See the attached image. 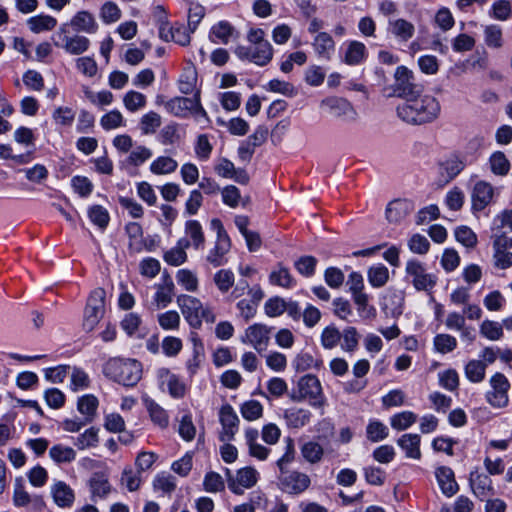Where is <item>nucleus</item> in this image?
Returning a JSON list of instances; mask_svg holds the SVG:
<instances>
[{
  "instance_id": "9",
  "label": "nucleus",
  "mask_w": 512,
  "mask_h": 512,
  "mask_svg": "<svg viewBox=\"0 0 512 512\" xmlns=\"http://www.w3.org/2000/svg\"><path fill=\"white\" fill-rule=\"evenodd\" d=\"M67 24H63L57 31L54 38V45L63 49L70 55H81L90 47V40L79 34L69 36L67 34Z\"/></svg>"
},
{
  "instance_id": "27",
  "label": "nucleus",
  "mask_w": 512,
  "mask_h": 512,
  "mask_svg": "<svg viewBox=\"0 0 512 512\" xmlns=\"http://www.w3.org/2000/svg\"><path fill=\"white\" fill-rule=\"evenodd\" d=\"M313 49L322 60L329 61L335 51V42L327 32H319L313 39Z\"/></svg>"
},
{
  "instance_id": "29",
  "label": "nucleus",
  "mask_w": 512,
  "mask_h": 512,
  "mask_svg": "<svg viewBox=\"0 0 512 512\" xmlns=\"http://www.w3.org/2000/svg\"><path fill=\"white\" fill-rule=\"evenodd\" d=\"M70 26L77 32L93 34L98 29V24L92 13L86 10L77 12L70 20Z\"/></svg>"
},
{
  "instance_id": "4",
  "label": "nucleus",
  "mask_w": 512,
  "mask_h": 512,
  "mask_svg": "<svg viewBox=\"0 0 512 512\" xmlns=\"http://www.w3.org/2000/svg\"><path fill=\"white\" fill-rule=\"evenodd\" d=\"M177 305L188 324L193 328H200L202 321L214 323L216 315L209 305H204L200 299L181 294L177 297Z\"/></svg>"
},
{
  "instance_id": "48",
  "label": "nucleus",
  "mask_w": 512,
  "mask_h": 512,
  "mask_svg": "<svg viewBox=\"0 0 512 512\" xmlns=\"http://www.w3.org/2000/svg\"><path fill=\"white\" fill-rule=\"evenodd\" d=\"M100 126L103 130L110 131L121 127H125L126 120L124 119L123 114L119 110L113 109L105 113L100 118Z\"/></svg>"
},
{
  "instance_id": "15",
  "label": "nucleus",
  "mask_w": 512,
  "mask_h": 512,
  "mask_svg": "<svg viewBox=\"0 0 512 512\" xmlns=\"http://www.w3.org/2000/svg\"><path fill=\"white\" fill-rule=\"evenodd\" d=\"M157 377L162 390H166L171 397L180 399L185 396L187 386L178 375L167 368H160Z\"/></svg>"
},
{
  "instance_id": "23",
  "label": "nucleus",
  "mask_w": 512,
  "mask_h": 512,
  "mask_svg": "<svg viewBox=\"0 0 512 512\" xmlns=\"http://www.w3.org/2000/svg\"><path fill=\"white\" fill-rule=\"evenodd\" d=\"M238 37L239 33L235 27L225 20L213 25L209 33V39L214 44H228L230 40Z\"/></svg>"
},
{
  "instance_id": "32",
  "label": "nucleus",
  "mask_w": 512,
  "mask_h": 512,
  "mask_svg": "<svg viewBox=\"0 0 512 512\" xmlns=\"http://www.w3.org/2000/svg\"><path fill=\"white\" fill-rule=\"evenodd\" d=\"M398 446L404 451L407 458L419 460L421 458V437L418 434H403L397 440Z\"/></svg>"
},
{
  "instance_id": "6",
  "label": "nucleus",
  "mask_w": 512,
  "mask_h": 512,
  "mask_svg": "<svg viewBox=\"0 0 512 512\" xmlns=\"http://www.w3.org/2000/svg\"><path fill=\"white\" fill-rule=\"evenodd\" d=\"M490 389L485 394L487 403L496 409H502L509 404V390L511 384L508 378L500 372H496L489 379Z\"/></svg>"
},
{
  "instance_id": "11",
  "label": "nucleus",
  "mask_w": 512,
  "mask_h": 512,
  "mask_svg": "<svg viewBox=\"0 0 512 512\" xmlns=\"http://www.w3.org/2000/svg\"><path fill=\"white\" fill-rule=\"evenodd\" d=\"M271 331V327L262 323H255L245 329L241 342L252 346L258 353H261L269 345Z\"/></svg>"
},
{
  "instance_id": "8",
  "label": "nucleus",
  "mask_w": 512,
  "mask_h": 512,
  "mask_svg": "<svg viewBox=\"0 0 512 512\" xmlns=\"http://www.w3.org/2000/svg\"><path fill=\"white\" fill-rule=\"evenodd\" d=\"M406 277L417 291H429L437 283V277L428 273L424 264L416 259L406 263Z\"/></svg>"
},
{
  "instance_id": "35",
  "label": "nucleus",
  "mask_w": 512,
  "mask_h": 512,
  "mask_svg": "<svg viewBox=\"0 0 512 512\" xmlns=\"http://www.w3.org/2000/svg\"><path fill=\"white\" fill-rule=\"evenodd\" d=\"M198 80L196 68L188 64L183 68V71L178 80V88L182 94H191L195 91Z\"/></svg>"
},
{
  "instance_id": "60",
  "label": "nucleus",
  "mask_w": 512,
  "mask_h": 512,
  "mask_svg": "<svg viewBox=\"0 0 512 512\" xmlns=\"http://www.w3.org/2000/svg\"><path fill=\"white\" fill-rule=\"evenodd\" d=\"M417 420V415L412 411H403L393 415L390 419L391 427L402 431L408 429Z\"/></svg>"
},
{
  "instance_id": "13",
  "label": "nucleus",
  "mask_w": 512,
  "mask_h": 512,
  "mask_svg": "<svg viewBox=\"0 0 512 512\" xmlns=\"http://www.w3.org/2000/svg\"><path fill=\"white\" fill-rule=\"evenodd\" d=\"M394 78V93L397 96L408 99L419 92L418 86L414 83L413 72L407 67H397Z\"/></svg>"
},
{
  "instance_id": "25",
  "label": "nucleus",
  "mask_w": 512,
  "mask_h": 512,
  "mask_svg": "<svg viewBox=\"0 0 512 512\" xmlns=\"http://www.w3.org/2000/svg\"><path fill=\"white\" fill-rule=\"evenodd\" d=\"M195 95L192 98L174 97L164 103V108L170 114L179 118H188L193 109Z\"/></svg>"
},
{
  "instance_id": "14",
  "label": "nucleus",
  "mask_w": 512,
  "mask_h": 512,
  "mask_svg": "<svg viewBox=\"0 0 512 512\" xmlns=\"http://www.w3.org/2000/svg\"><path fill=\"white\" fill-rule=\"evenodd\" d=\"M219 421L222 426L219 440L222 442L232 441L238 431L240 420L231 405L225 404L220 408Z\"/></svg>"
},
{
  "instance_id": "31",
  "label": "nucleus",
  "mask_w": 512,
  "mask_h": 512,
  "mask_svg": "<svg viewBox=\"0 0 512 512\" xmlns=\"http://www.w3.org/2000/svg\"><path fill=\"white\" fill-rule=\"evenodd\" d=\"M55 503L61 508H70L75 501L73 489L63 481H58L51 487Z\"/></svg>"
},
{
  "instance_id": "39",
  "label": "nucleus",
  "mask_w": 512,
  "mask_h": 512,
  "mask_svg": "<svg viewBox=\"0 0 512 512\" xmlns=\"http://www.w3.org/2000/svg\"><path fill=\"white\" fill-rule=\"evenodd\" d=\"M89 487L93 497L105 498L111 492V485L103 473H94L89 480Z\"/></svg>"
},
{
  "instance_id": "62",
  "label": "nucleus",
  "mask_w": 512,
  "mask_h": 512,
  "mask_svg": "<svg viewBox=\"0 0 512 512\" xmlns=\"http://www.w3.org/2000/svg\"><path fill=\"white\" fill-rule=\"evenodd\" d=\"M434 348L441 354L452 352L457 347V340L449 334H437L433 340Z\"/></svg>"
},
{
  "instance_id": "51",
  "label": "nucleus",
  "mask_w": 512,
  "mask_h": 512,
  "mask_svg": "<svg viewBox=\"0 0 512 512\" xmlns=\"http://www.w3.org/2000/svg\"><path fill=\"white\" fill-rule=\"evenodd\" d=\"M98 399L91 394L79 398L77 403L78 411L85 416L86 422H91L96 414Z\"/></svg>"
},
{
  "instance_id": "63",
  "label": "nucleus",
  "mask_w": 512,
  "mask_h": 512,
  "mask_svg": "<svg viewBox=\"0 0 512 512\" xmlns=\"http://www.w3.org/2000/svg\"><path fill=\"white\" fill-rule=\"evenodd\" d=\"M366 434L371 442H379L388 436V428L378 420H371L367 425Z\"/></svg>"
},
{
  "instance_id": "28",
  "label": "nucleus",
  "mask_w": 512,
  "mask_h": 512,
  "mask_svg": "<svg viewBox=\"0 0 512 512\" xmlns=\"http://www.w3.org/2000/svg\"><path fill=\"white\" fill-rule=\"evenodd\" d=\"M190 247V241L186 238H181L177 241L176 245L171 249L167 250L164 255V261L171 266H180L184 264L188 255L186 249Z\"/></svg>"
},
{
  "instance_id": "44",
  "label": "nucleus",
  "mask_w": 512,
  "mask_h": 512,
  "mask_svg": "<svg viewBox=\"0 0 512 512\" xmlns=\"http://www.w3.org/2000/svg\"><path fill=\"white\" fill-rule=\"evenodd\" d=\"M177 283L187 292H196L199 287L197 274L187 268L179 269L176 272Z\"/></svg>"
},
{
  "instance_id": "24",
  "label": "nucleus",
  "mask_w": 512,
  "mask_h": 512,
  "mask_svg": "<svg viewBox=\"0 0 512 512\" xmlns=\"http://www.w3.org/2000/svg\"><path fill=\"white\" fill-rule=\"evenodd\" d=\"M175 285L169 275L163 277L161 283L156 285V292L153 296V303L157 309L167 307L173 300Z\"/></svg>"
},
{
  "instance_id": "33",
  "label": "nucleus",
  "mask_w": 512,
  "mask_h": 512,
  "mask_svg": "<svg viewBox=\"0 0 512 512\" xmlns=\"http://www.w3.org/2000/svg\"><path fill=\"white\" fill-rule=\"evenodd\" d=\"M284 419L289 428L299 429L310 422L311 413L304 408L292 407L284 411Z\"/></svg>"
},
{
  "instance_id": "22",
  "label": "nucleus",
  "mask_w": 512,
  "mask_h": 512,
  "mask_svg": "<svg viewBox=\"0 0 512 512\" xmlns=\"http://www.w3.org/2000/svg\"><path fill=\"white\" fill-rule=\"evenodd\" d=\"M244 438L248 447V454L251 457L259 461H265L269 457L271 449L259 443V432L257 429L252 427L245 429Z\"/></svg>"
},
{
  "instance_id": "21",
  "label": "nucleus",
  "mask_w": 512,
  "mask_h": 512,
  "mask_svg": "<svg viewBox=\"0 0 512 512\" xmlns=\"http://www.w3.org/2000/svg\"><path fill=\"white\" fill-rule=\"evenodd\" d=\"M231 249L230 237H216L214 246L208 251L206 261L213 267H220L227 263V254Z\"/></svg>"
},
{
  "instance_id": "52",
  "label": "nucleus",
  "mask_w": 512,
  "mask_h": 512,
  "mask_svg": "<svg viewBox=\"0 0 512 512\" xmlns=\"http://www.w3.org/2000/svg\"><path fill=\"white\" fill-rule=\"evenodd\" d=\"M285 448L283 455L276 461V466L279 473L284 470L290 469V464L295 460L296 450L295 443L291 437H286L284 440Z\"/></svg>"
},
{
  "instance_id": "45",
  "label": "nucleus",
  "mask_w": 512,
  "mask_h": 512,
  "mask_svg": "<svg viewBox=\"0 0 512 512\" xmlns=\"http://www.w3.org/2000/svg\"><path fill=\"white\" fill-rule=\"evenodd\" d=\"M367 278L372 287L381 288L389 280V270L383 264L371 266L367 271Z\"/></svg>"
},
{
  "instance_id": "49",
  "label": "nucleus",
  "mask_w": 512,
  "mask_h": 512,
  "mask_svg": "<svg viewBox=\"0 0 512 512\" xmlns=\"http://www.w3.org/2000/svg\"><path fill=\"white\" fill-rule=\"evenodd\" d=\"M157 322L165 331H177L181 325V317L176 310H168L157 315Z\"/></svg>"
},
{
  "instance_id": "58",
  "label": "nucleus",
  "mask_w": 512,
  "mask_h": 512,
  "mask_svg": "<svg viewBox=\"0 0 512 512\" xmlns=\"http://www.w3.org/2000/svg\"><path fill=\"white\" fill-rule=\"evenodd\" d=\"M480 334L491 341L500 340L504 335L502 324L486 319L480 325Z\"/></svg>"
},
{
  "instance_id": "36",
  "label": "nucleus",
  "mask_w": 512,
  "mask_h": 512,
  "mask_svg": "<svg viewBox=\"0 0 512 512\" xmlns=\"http://www.w3.org/2000/svg\"><path fill=\"white\" fill-rule=\"evenodd\" d=\"M185 234L188 237L187 239L190 241V246L192 245L194 249L199 250L204 248L205 235L199 221L188 220L185 223Z\"/></svg>"
},
{
  "instance_id": "30",
  "label": "nucleus",
  "mask_w": 512,
  "mask_h": 512,
  "mask_svg": "<svg viewBox=\"0 0 512 512\" xmlns=\"http://www.w3.org/2000/svg\"><path fill=\"white\" fill-rule=\"evenodd\" d=\"M435 475L443 494L451 497L458 491V485L455 481L454 472L451 468L441 466L436 469Z\"/></svg>"
},
{
  "instance_id": "53",
  "label": "nucleus",
  "mask_w": 512,
  "mask_h": 512,
  "mask_svg": "<svg viewBox=\"0 0 512 512\" xmlns=\"http://www.w3.org/2000/svg\"><path fill=\"white\" fill-rule=\"evenodd\" d=\"M213 282L222 293H227L235 283L234 273L230 269H220L213 276Z\"/></svg>"
},
{
  "instance_id": "18",
  "label": "nucleus",
  "mask_w": 512,
  "mask_h": 512,
  "mask_svg": "<svg viewBox=\"0 0 512 512\" xmlns=\"http://www.w3.org/2000/svg\"><path fill=\"white\" fill-rule=\"evenodd\" d=\"M415 209L414 203L407 199H395L386 207V219L390 223L402 222Z\"/></svg>"
},
{
  "instance_id": "2",
  "label": "nucleus",
  "mask_w": 512,
  "mask_h": 512,
  "mask_svg": "<svg viewBox=\"0 0 512 512\" xmlns=\"http://www.w3.org/2000/svg\"><path fill=\"white\" fill-rule=\"evenodd\" d=\"M266 33L261 28H250L247 33L248 46L239 45L235 48V55L241 60L250 61L258 66H265L273 58V47L265 38Z\"/></svg>"
},
{
  "instance_id": "59",
  "label": "nucleus",
  "mask_w": 512,
  "mask_h": 512,
  "mask_svg": "<svg viewBox=\"0 0 512 512\" xmlns=\"http://www.w3.org/2000/svg\"><path fill=\"white\" fill-rule=\"evenodd\" d=\"M213 151V145L207 134H200L197 136L194 144V152L200 161H207Z\"/></svg>"
},
{
  "instance_id": "7",
  "label": "nucleus",
  "mask_w": 512,
  "mask_h": 512,
  "mask_svg": "<svg viewBox=\"0 0 512 512\" xmlns=\"http://www.w3.org/2000/svg\"><path fill=\"white\" fill-rule=\"evenodd\" d=\"M279 488L289 495H299L311 485L310 476L299 470L288 469L278 473Z\"/></svg>"
},
{
  "instance_id": "38",
  "label": "nucleus",
  "mask_w": 512,
  "mask_h": 512,
  "mask_svg": "<svg viewBox=\"0 0 512 512\" xmlns=\"http://www.w3.org/2000/svg\"><path fill=\"white\" fill-rule=\"evenodd\" d=\"M269 280L272 285L286 289L292 288L296 284V281L291 275L289 269L281 264H278L277 268L270 273Z\"/></svg>"
},
{
  "instance_id": "1",
  "label": "nucleus",
  "mask_w": 512,
  "mask_h": 512,
  "mask_svg": "<svg viewBox=\"0 0 512 512\" xmlns=\"http://www.w3.org/2000/svg\"><path fill=\"white\" fill-rule=\"evenodd\" d=\"M441 111L439 101L431 95L412 96L397 107V115L409 124L430 123Z\"/></svg>"
},
{
  "instance_id": "5",
  "label": "nucleus",
  "mask_w": 512,
  "mask_h": 512,
  "mask_svg": "<svg viewBox=\"0 0 512 512\" xmlns=\"http://www.w3.org/2000/svg\"><path fill=\"white\" fill-rule=\"evenodd\" d=\"M294 402H308L313 407H323L326 403L320 380L312 374H306L299 378L296 386L290 393Z\"/></svg>"
},
{
  "instance_id": "20",
  "label": "nucleus",
  "mask_w": 512,
  "mask_h": 512,
  "mask_svg": "<svg viewBox=\"0 0 512 512\" xmlns=\"http://www.w3.org/2000/svg\"><path fill=\"white\" fill-rule=\"evenodd\" d=\"M125 234L128 237V249L132 253H139L143 249L147 251H151L153 249V245H147L144 241L143 237V228L137 222H128L125 225Z\"/></svg>"
},
{
  "instance_id": "16",
  "label": "nucleus",
  "mask_w": 512,
  "mask_h": 512,
  "mask_svg": "<svg viewBox=\"0 0 512 512\" xmlns=\"http://www.w3.org/2000/svg\"><path fill=\"white\" fill-rule=\"evenodd\" d=\"M322 107H326L335 117L344 121L354 122L358 118V113L353 105L344 98L328 97L321 102Z\"/></svg>"
},
{
  "instance_id": "34",
  "label": "nucleus",
  "mask_w": 512,
  "mask_h": 512,
  "mask_svg": "<svg viewBox=\"0 0 512 512\" xmlns=\"http://www.w3.org/2000/svg\"><path fill=\"white\" fill-rule=\"evenodd\" d=\"M367 55L365 45L359 41H350L344 52L343 61L348 65H358L364 61Z\"/></svg>"
},
{
  "instance_id": "46",
  "label": "nucleus",
  "mask_w": 512,
  "mask_h": 512,
  "mask_svg": "<svg viewBox=\"0 0 512 512\" xmlns=\"http://www.w3.org/2000/svg\"><path fill=\"white\" fill-rule=\"evenodd\" d=\"M486 363L473 359L465 365V376L472 383H480L485 379Z\"/></svg>"
},
{
  "instance_id": "40",
  "label": "nucleus",
  "mask_w": 512,
  "mask_h": 512,
  "mask_svg": "<svg viewBox=\"0 0 512 512\" xmlns=\"http://www.w3.org/2000/svg\"><path fill=\"white\" fill-rule=\"evenodd\" d=\"M389 30L395 37L404 42L411 39L415 32L414 25L405 19L389 21Z\"/></svg>"
},
{
  "instance_id": "47",
  "label": "nucleus",
  "mask_w": 512,
  "mask_h": 512,
  "mask_svg": "<svg viewBox=\"0 0 512 512\" xmlns=\"http://www.w3.org/2000/svg\"><path fill=\"white\" fill-rule=\"evenodd\" d=\"M27 24L32 32L41 33L54 29L57 25V20L50 15L41 14L28 19Z\"/></svg>"
},
{
  "instance_id": "3",
  "label": "nucleus",
  "mask_w": 512,
  "mask_h": 512,
  "mask_svg": "<svg viewBox=\"0 0 512 512\" xmlns=\"http://www.w3.org/2000/svg\"><path fill=\"white\" fill-rule=\"evenodd\" d=\"M103 372L124 386H135L142 377V365L135 359L112 358L104 365Z\"/></svg>"
},
{
  "instance_id": "57",
  "label": "nucleus",
  "mask_w": 512,
  "mask_h": 512,
  "mask_svg": "<svg viewBox=\"0 0 512 512\" xmlns=\"http://www.w3.org/2000/svg\"><path fill=\"white\" fill-rule=\"evenodd\" d=\"M489 164L492 173L498 176H505L510 170V163L501 151H496L490 156Z\"/></svg>"
},
{
  "instance_id": "43",
  "label": "nucleus",
  "mask_w": 512,
  "mask_h": 512,
  "mask_svg": "<svg viewBox=\"0 0 512 512\" xmlns=\"http://www.w3.org/2000/svg\"><path fill=\"white\" fill-rule=\"evenodd\" d=\"M123 105L125 109L130 113H135L145 108L147 104V98L141 92L136 90H129L123 95Z\"/></svg>"
},
{
  "instance_id": "50",
  "label": "nucleus",
  "mask_w": 512,
  "mask_h": 512,
  "mask_svg": "<svg viewBox=\"0 0 512 512\" xmlns=\"http://www.w3.org/2000/svg\"><path fill=\"white\" fill-rule=\"evenodd\" d=\"M178 163L169 156H160L150 165V171L155 175L170 174L176 171Z\"/></svg>"
},
{
  "instance_id": "42",
  "label": "nucleus",
  "mask_w": 512,
  "mask_h": 512,
  "mask_svg": "<svg viewBox=\"0 0 512 512\" xmlns=\"http://www.w3.org/2000/svg\"><path fill=\"white\" fill-rule=\"evenodd\" d=\"M300 452L305 461L310 464L319 463L324 456V449L319 443L310 440L303 443Z\"/></svg>"
},
{
  "instance_id": "61",
  "label": "nucleus",
  "mask_w": 512,
  "mask_h": 512,
  "mask_svg": "<svg viewBox=\"0 0 512 512\" xmlns=\"http://www.w3.org/2000/svg\"><path fill=\"white\" fill-rule=\"evenodd\" d=\"M357 312L363 319H374L376 317V308L373 305L369 304V295L363 294L358 295L357 297L352 298Z\"/></svg>"
},
{
  "instance_id": "37",
  "label": "nucleus",
  "mask_w": 512,
  "mask_h": 512,
  "mask_svg": "<svg viewBox=\"0 0 512 512\" xmlns=\"http://www.w3.org/2000/svg\"><path fill=\"white\" fill-rule=\"evenodd\" d=\"M49 457L58 465L69 464L76 459V451L70 446L58 443L49 449Z\"/></svg>"
},
{
  "instance_id": "26",
  "label": "nucleus",
  "mask_w": 512,
  "mask_h": 512,
  "mask_svg": "<svg viewBox=\"0 0 512 512\" xmlns=\"http://www.w3.org/2000/svg\"><path fill=\"white\" fill-rule=\"evenodd\" d=\"M13 503L17 507H26L32 504L38 509H42L45 506V503L41 496H31L26 491L22 483V479H16L13 493Z\"/></svg>"
},
{
  "instance_id": "19",
  "label": "nucleus",
  "mask_w": 512,
  "mask_h": 512,
  "mask_svg": "<svg viewBox=\"0 0 512 512\" xmlns=\"http://www.w3.org/2000/svg\"><path fill=\"white\" fill-rule=\"evenodd\" d=\"M470 487L476 497L484 500L494 494L492 480L489 475L478 470L472 471L469 477Z\"/></svg>"
},
{
  "instance_id": "10",
  "label": "nucleus",
  "mask_w": 512,
  "mask_h": 512,
  "mask_svg": "<svg viewBox=\"0 0 512 512\" xmlns=\"http://www.w3.org/2000/svg\"><path fill=\"white\" fill-rule=\"evenodd\" d=\"M226 476L229 489L233 493L241 495L245 489H249L257 483L259 473L253 467H244L239 469L235 476L229 469H226Z\"/></svg>"
},
{
  "instance_id": "64",
  "label": "nucleus",
  "mask_w": 512,
  "mask_h": 512,
  "mask_svg": "<svg viewBox=\"0 0 512 512\" xmlns=\"http://www.w3.org/2000/svg\"><path fill=\"white\" fill-rule=\"evenodd\" d=\"M491 17L505 21L512 15V2L510 0H498L493 3L490 12Z\"/></svg>"
},
{
  "instance_id": "41",
  "label": "nucleus",
  "mask_w": 512,
  "mask_h": 512,
  "mask_svg": "<svg viewBox=\"0 0 512 512\" xmlns=\"http://www.w3.org/2000/svg\"><path fill=\"white\" fill-rule=\"evenodd\" d=\"M145 405L151 421L161 429H165L169 424V416L166 410L154 400H146Z\"/></svg>"
},
{
  "instance_id": "12",
  "label": "nucleus",
  "mask_w": 512,
  "mask_h": 512,
  "mask_svg": "<svg viewBox=\"0 0 512 512\" xmlns=\"http://www.w3.org/2000/svg\"><path fill=\"white\" fill-rule=\"evenodd\" d=\"M495 188L487 181H477L471 191V209L474 213L483 211L494 202Z\"/></svg>"
},
{
  "instance_id": "55",
  "label": "nucleus",
  "mask_w": 512,
  "mask_h": 512,
  "mask_svg": "<svg viewBox=\"0 0 512 512\" xmlns=\"http://www.w3.org/2000/svg\"><path fill=\"white\" fill-rule=\"evenodd\" d=\"M152 151L142 145H138L131 149L129 155L125 159V164L128 166L138 167L145 163L152 157Z\"/></svg>"
},
{
  "instance_id": "54",
  "label": "nucleus",
  "mask_w": 512,
  "mask_h": 512,
  "mask_svg": "<svg viewBox=\"0 0 512 512\" xmlns=\"http://www.w3.org/2000/svg\"><path fill=\"white\" fill-rule=\"evenodd\" d=\"M161 123V116L154 111H150L140 118L139 127L143 135H150L156 132Z\"/></svg>"
},
{
  "instance_id": "56",
  "label": "nucleus",
  "mask_w": 512,
  "mask_h": 512,
  "mask_svg": "<svg viewBox=\"0 0 512 512\" xmlns=\"http://www.w3.org/2000/svg\"><path fill=\"white\" fill-rule=\"evenodd\" d=\"M263 405L257 400H248L241 404L240 413L247 421H255L263 415Z\"/></svg>"
},
{
  "instance_id": "17",
  "label": "nucleus",
  "mask_w": 512,
  "mask_h": 512,
  "mask_svg": "<svg viewBox=\"0 0 512 512\" xmlns=\"http://www.w3.org/2000/svg\"><path fill=\"white\" fill-rule=\"evenodd\" d=\"M405 302V293L401 289L389 287L382 296V309L384 312L394 318L403 313Z\"/></svg>"
}]
</instances>
